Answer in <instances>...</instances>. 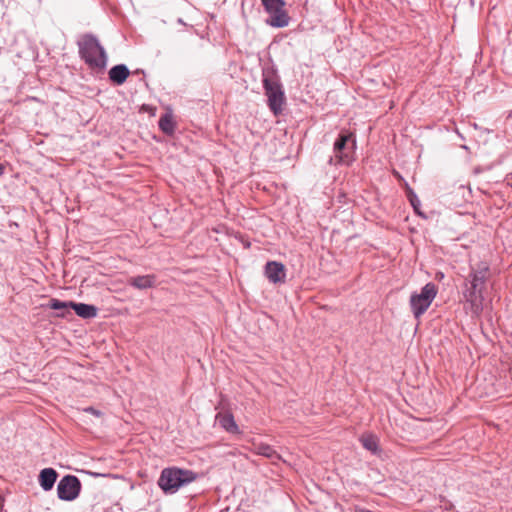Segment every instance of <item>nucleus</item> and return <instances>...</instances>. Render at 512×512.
<instances>
[{
  "instance_id": "nucleus-22",
  "label": "nucleus",
  "mask_w": 512,
  "mask_h": 512,
  "mask_svg": "<svg viewBox=\"0 0 512 512\" xmlns=\"http://www.w3.org/2000/svg\"><path fill=\"white\" fill-rule=\"evenodd\" d=\"M393 174H394V176H395V177H397L398 179L401 177V176H400V174H399V172H397V171H395V170L393 171Z\"/></svg>"
},
{
  "instance_id": "nucleus-7",
  "label": "nucleus",
  "mask_w": 512,
  "mask_h": 512,
  "mask_svg": "<svg viewBox=\"0 0 512 512\" xmlns=\"http://www.w3.org/2000/svg\"><path fill=\"white\" fill-rule=\"evenodd\" d=\"M81 491V482L74 475H65L57 485L58 498L64 501H73Z\"/></svg>"
},
{
  "instance_id": "nucleus-2",
  "label": "nucleus",
  "mask_w": 512,
  "mask_h": 512,
  "mask_svg": "<svg viewBox=\"0 0 512 512\" xmlns=\"http://www.w3.org/2000/svg\"><path fill=\"white\" fill-rule=\"evenodd\" d=\"M199 474L176 466L164 468L158 479V485L165 494H174L180 488L196 481Z\"/></svg>"
},
{
  "instance_id": "nucleus-5",
  "label": "nucleus",
  "mask_w": 512,
  "mask_h": 512,
  "mask_svg": "<svg viewBox=\"0 0 512 512\" xmlns=\"http://www.w3.org/2000/svg\"><path fill=\"white\" fill-rule=\"evenodd\" d=\"M261 3L269 14L266 24L275 28L288 26L290 17L285 10L286 2L284 0H261Z\"/></svg>"
},
{
  "instance_id": "nucleus-21",
  "label": "nucleus",
  "mask_w": 512,
  "mask_h": 512,
  "mask_svg": "<svg viewBox=\"0 0 512 512\" xmlns=\"http://www.w3.org/2000/svg\"><path fill=\"white\" fill-rule=\"evenodd\" d=\"M409 200L416 212H418V205L420 204V201L418 200L417 196L410 190L409 193Z\"/></svg>"
},
{
  "instance_id": "nucleus-6",
  "label": "nucleus",
  "mask_w": 512,
  "mask_h": 512,
  "mask_svg": "<svg viewBox=\"0 0 512 512\" xmlns=\"http://www.w3.org/2000/svg\"><path fill=\"white\" fill-rule=\"evenodd\" d=\"M437 295V287L434 283H427L420 293H413L410 297V307L416 319L420 318L430 307Z\"/></svg>"
},
{
  "instance_id": "nucleus-16",
  "label": "nucleus",
  "mask_w": 512,
  "mask_h": 512,
  "mask_svg": "<svg viewBox=\"0 0 512 512\" xmlns=\"http://www.w3.org/2000/svg\"><path fill=\"white\" fill-rule=\"evenodd\" d=\"M158 125L164 134L172 136L176 130V122L174 121L172 112L163 114L159 119Z\"/></svg>"
},
{
  "instance_id": "nucleus-14",
  "label": "nucleus",
  "mask_w": 512,
  "mask_h": 512,
  "mask_svg": "<svg viewBox=\"0 0 512 512\" xmlns=\"http://www.w3.org/2000/svg\"><path fill=\"white\" fill-rule=\"evenodd\" d=\"M108 75L111 82L116 85H122L130 75V71L126 65L118 64L109 70Z\"/></svg>"
},
{
  "instance_id": "nucleus-18",
  "label": "nucleus",
  "mask_w": 512,
  "mask_h": 512,
  "mask_svg": "<svg viewBox=\"0 0 512 512\" xmlns=\"http://www.w3.org/2000/svg\"><path fill=\"white\" fill-rule=\"evenodd\" d=\"M255 450H256L257 454L262 455V456L272 459V460L280 458L279 454L273 449L272 446H270L268 444L259 443V444L255 445Z\"/></svg>"
},
{
  "instance_id": "nucleus-19",
  "label": "nucleus",
  "mask_w": 512,
  "mask_h": 512,
  "mask_svg": "<svg viewBox=\"0 0 512 512\" xmlns=\"http://www.w3.org/2000/svg\"><path fill=\"white\" fill-rule=\"evenodd\" d=\"M360 442L365 449L372 452L373 454H376L379 451L378 439L374 435H363L360 438Z\"/></svg>"
},
{
  "instance_id": "nucleus-20",
  "label": "nucleus",
  "mask_w": 512,
  "mask_h": 512,
  "mask_svg": "<svg viewBox=\"0 0 512 512\" xmlns=\"http://www.w3.org/2000/svg\"><path fill=\"white\" fill-rule=\"evenodd\" d=\"M83 412L85 413H89L95 417H102L103 416V412L101 410H98L92 406H89V407H85L82 409Z\"/></svg>"
},
{
  "instance_id": "nucleus-1",
  "label": "nucleus",
  "mask_w": 512,
  "mask_h": 512,
  "mask_svg": "<svg viewBox=\"0 0 512 512\" xmlns=\"http://www.w3.org/2000/svg\"><path fill=\"white\" fill-rule=\"evenodd\" d=\"M77 45L80 58L91 70H105L108 62V56L104 47L100 44L95 35L90 33L82 35L78 40Z\"/></svg>"
},
{
  "instance_id": "nucleus-17",
  "label": "nucleus",
  "mask_w": 512,
  "mask_h": 512,
  "mask_svg": "<svg viewBox=\"0 0 512 512\" xmlns=\"http://www.w3.org/2000/svg\"><path fill=\"white\" fill-rule=\"evenodd\" d=\"M49 307L53 310H60L61 312H59L57 314L58 317H66L67 314H71L70 312V301L69 302H64V301H60L59 299H51L50 300V303H49Z\"/></svg>"
},
{
  "instance_id": "nucleus-13",
  "label": "nucleus",
  "mask_w": 512,
  "mask_h": 512,
  "mask_svg": "<svg viewBox=\"0 0 512 512\" xmlns=\"http://www.w3.org/2000/svg\"><path fill=\"white\" fill-rule=\"evenodd\" d=\"M58 473L53 468H44L39 473V484L44 491H50L57 480Z\"/></svg>"
},
{
  "instance_id": "nucleus-4",
  "label": "nucleus",
  "mask_w": 512,
  "mask_h": 512,
  "mask_svg": "<svg viewBox=\"0 0 512 512\" xmlns=\"http://www.w3.org/2000/svg\"><path fill=\"white\" fill-rule=\"evenodd\" d=\"M356 147L355 136L352 132H341L333 145L334 156L330 157V164H346L349 165L354 159Z\"/></svg>"
},
{
  "instance_id": "nucleus-8",
  "label": "nucleus",
  "mask_w": 512,
  "mask_h": 512,
  "mask_svg": "<svg viewBox=\"0 0 512 512\" xmlns=\"http://www.w3.org/2000/svg\"><path fill=\"white\" fill-rule=\"evenodd\" d=\"M483 291L484 290L478 288L477 286L474 287L466 281L464 283L463 297L466 302L470 304L472 311L475 313H478L482 310L484 301Z\"/></svg>"
},
{
  "instance_id": "nucleus-12",
  "label": "nucleus",
  "mask_w": 512,
  "mask_h": 512,
  "mask_svg": "<svg viewBox=\"0 0 512 512\" xmlns=\"http://www.w3.org/2000/svg\"><path fill=\"white\" fill-rule=\"evenodd\" d=\"M216 420L219 425L231 434H239L240 430L235 422L234 416L230 412H219L216 415Z\"/></svg>"
},
{
  "instance_id": "nucleus-3",
  "label": "nucleus",
  "mask_w": 512,
  "mask_h": 512,
  "mask_svg": "<svg viewBox=\"0 0 512 512\" xmlns=\"http://www.w3.org/2000/svg\"><path fill=\"white\" fill-rule=\"evenodd\" d=\"M262 82L265 95L267 96L268 107L275 116L280 115L285 103V94L276 71L273 69H264Z\"/></svg>"
},
{
  "instance_id": "nucleus-15",
  "label": "nucleus",
  "mask_w": 512,
  "mask_h": 512,
  "mask_svg": "<svg viewBox=\"0 0 512 512\" xmlns=\"http://www.w3.org/2000/svg\"><path fill=\"white\" fill-rule=\"evenodd\" d=\"M70 307L83 319H91L97 316L98 309L94 305L70 301Z\"/></svg>"
},
{
  "instance_id": "nucleus-9",
  "label": "nucleus",
  "mask_w": 512,
  "mask_h": 512,
  "mask_svg": "<svg viewBox=\"0 0 512 512\" xmlns=\"http://www.w3.org/2000/svg\"><path fill=\"white\" fill-rule=\"evenodd\" d=\"M489 277V267L486 263H480L476 269H472L468 277L465 279L466 282L470 283L474 287L484 290L486 281Z\"/></svg>"
},
{
  "instance_id": "nucleus-10",
  "label": "nucleus",
  "mask_w": 512,
  "mask_h": 512,
  "mask_svg": "<svg viewBox=\"0 0 512 512\" xmlns=\"http://www.w3.org/2000/svg\"><path fill=\"white\" fill-rule=\"evenodd\" d=\"M265 276L274 284L285 282V266L277 261H269L265 265Z\"/></svg>"
},
{
  "instance_id": "nucleus-11",
  "label": "nucleus",
  "mask_w": 512,
  "mask_h": 512,
  "mask_svg": "<svg viewBox=\"0 0 512 512\" xmlns=\"http://www.w3.org/2000/svg\"><path fill=\"white\" fill-rule=\"evenodd\" d=\"M157 277L154 274L138 275L130 277L127 281L128 285L138 289L146 290L156 286Z\"/></svg>"
},
{
  "instance_id": "nucleus-23",
  "label": "nucleus",
  "mask_w": 512,
  "mask_h": 512,
  "mask_svg": "<svg viewBox=\"0 0 512 512\" xmlns=\"http://www.w3.org/2000/svg\"><path fill=\"white\" fill-rule=\"evenodd\" d=\"M4 173V168L3 166L0 164V176Z\"/></svg>"
}]
</instances>
